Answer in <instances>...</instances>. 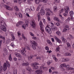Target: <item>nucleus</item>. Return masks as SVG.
<instances>
[{
    "mask_svg": "<svg viewBox=\"0 0 74 74\" xmlns=\"http://www.w3.org/2000/svg\"><path fill=\"white\" fill-rule=\"evenodd\" d=\"M31 43L32 44V48L35 50V49H36V47L37 46V44L36 43V42H35L34 41H31Z\"/></svg>",
    "mask_w": 74,
    "mask_h": 74,
    "instance_id": "nucleus-1",
    "label": "nucleus"
},
{
    "mask_svg": "<svg viewBox=\"0 0 74 74\" xmlns=\"http://www.w3.org/2000/svg\"><path fill=\"white\" fill-rule=\"evenodd\" d=\"M37 64H39L38 63H37V62L34 63V64H32V66H33V69H35V70H37L39 68V66H37Z\"/></svg>",
    "mask_w": 74,
    "mask_h": 74,
    "instance_id": "nucleus-2",
    "label": "nucleus"
},
{
    "mask_svg": "<svg viewBox=\"0 0 74 74\" xmlns=\"http://www.w3.org/2000/svg\"><path fill=\"white\" fill-rule=\"evenodd\" d=\"M30 25L32 28L34 29L36 27V23L35 21L34 20H33L30 22Z\"/></svg>",
    "mask_w": 74,
    "mask_h": 74,
    "instance_id": "nucleus-3",
    "label": "nucleus"
},
{
    "mask_svg": "<svg viewBox=\"0 0 74 74\" xmlns=\"http://www.w3.org/2000/svg\"><path fill=\"white\" fill-rule=\"evenodd\" d=\"M45 30L46 32H47V33H49V34H51L52 33V32L51 31V29L48 25H47L46 27Z\"/></svg>",
    "mask_w": 74,
    "mask_h": 74,
    "instance_id": "nucleus-4",
    "label": "nucleus"
},
{
    "mask_svg": "<svg viewBox=\"0 0 74 74\" xmlns=\"http://www.w3.org/2000/svg\"><path fill=\"white\" fill-rule=\"evenodd\" d=\"M1 25L0 26V29L2 30H3V31L5 32H6V27L4 26V23H2Z\"/></svg>",
    "mask_w": 74,
    "mask_h": 74,
    "instance_id": "nucleus-5",
    "label": "nucleus"
},
{
    "mask_svg": "<svg viewBox=\"0 0 74 74\" xmlns=\"http://www.w3.org/2000/svg\"><path fill=\"white\" fill-rule=\"evenodd\" d=\"M60 67H61V68H63V67H66V68H69L70 67V66H69V65H66V64H62L60 66Z\"/></svg>",
    "mask_w": 74,
    "mask_h": 74,
    "instance_id": "nucleus-6",
    "label": "nucleus"
},
{
    "mask_svg": "<svg viewBox=\"0 0 74 74\" xmlns=\"http://www.w3.org/2000/svg\"><path fill=\"white\" fill-rule=\"evenodd\" d=\"M42 73V71L41 69L37 70L36 71V73L35 74H41Z\"/></svg>",
    "mask_w": 74,
    "mask_h": 74,
    "instance_id": "nucleus-7",
    "label": "nucleus"
},
{
    "mask_svg": "<svg viewBox=\"0 0 74 74\" xmlns=\"http://www.w3.org/2000/svg\"><path fill=\"white\" fill-rule=\"evenodd\" d=\"M15 55H16V57H18V58H21L22 59H23L22 58V57L21 55L20 54H19L17 53H15Z\"/></svg>",
    "mask_w": 74,
    "mask_h": 74,
    "instance_id": "nucleus-8",
    "label": "nucleus"
},
{
    "mask_svg": "<svg viewBox=\"0 0 74 74\" xmlns=\"http://www.w3.org/2000/svg\"><path fill=\"white\" fill-rule=\"evenodd\" d=\"M26 52V51H25V49H23L21 51V53L22 55H23L24 56H26L25 53Z\"/></svg>",
    "mask_w": 74,
    "mask_h": 74,
    "instance_id": "nucleus-9",
    "label": "nucleus"
},
{
    "mask_svg": "<svg viewBox=\"0 0 74 74\" xmlns=\"http://www.w3.org/2000/svg\"><path fill=\"white\" fill-rule=\"evenodd\" d=\"M26 70L29 71V72H28V73H29V74H30V73H31V70H32V69H31L30 67L29 66L27 67L26 68Z\"/></svg>",
    "mask_w": 74,
    "mask_h": 74,
    "instance_id": "nucleus-10",
    "label": "nucleus"
},
{
    "mask_svg": "<svg viewBox=\"0 0 74 74\" xmlns=\"http://www.w3.org/2000/svg\"><path fill=\"white\" fill-rule=\"evenodd\" d=\"M3 67V71H5L7 69V65H6V63H4Z\"/></svg>",
    "mask_w": 74,
    "mask_h": 74,
    "instance_id": "nucleus-11",
    "label": "nucleus"
},
{
    "mask_svg": "<svg viewBox=\"0 0 74 74\" xmlns=\"http://www.w3.org/2000/svg\"><path fill=\"white\" fill-rule=\"evenodd\" d=\"M22 24H23V22L21 21H20L18 22V23L16 24V26L17 27H19V25H22Z\"/></svg>",
    "mask_w": 74,
    "mask_h": 74,
    "instance_id": "nucleus-12",
    "label": "nucleus"
},
{
    "mask_svg": "<svg viewBox=\"0 0 74 74\" xmlns=\"http://www.w3.org/2000/svg\"><path fill=\"white\" fill-rule=\"evenodd\" d=\"M40 13L42 15H44L45 14V11L43 9H41L40 10Z\"/></svg>",
    "mask_w": 74,
    "mask_h": 74,
    "instance_id": "nucleus-13",
    "label": "nucleus"
},
{
    "mask_svg": "<svg viewBox=\"0 0 74 74\" xmlns=\"http://www.w3.org/2000/svg\"><path fill=\"white\" fill-rule=\"evenodd\" d=\"M55 39L56 40V41H57L58 42H59V43H60V42H62V41L60 40L58 38L56 37L55 38Z\"/></svg>",
    "mask_w": 74,
    "mask_h": 74,
    "instance_id": "nucleus-14",
    "label": "nucleus"
},
{
    "mask_svg": "<svg viewBox=\"0 0 74 74\" xmlns=\"http://www.w3.org/2000/svg\"><path fill=\"white\" fill-rule=\"evenodd\" d=\"M54 12H56L57 11V10H58V8L56 6H54L53 8Z\"/></svg>",
    "mask_w": 74,
    "mask_h": 74,
    "instance_id": "nucleus-15",
    "label": "nucleus"
},
{
    "mask_svg": "<svg viewBox=\"0 0 74 74\" xmlns=\"http://www.w3.org/2000/svg\"><path fill=\"white\" fill-rule=\"evenodd\" d=\"M51 28L52 30H53V31H55V30H56L58 29V28L55 26L52 27Z\"/></svg>",
    "mask_w": 74,
    "mask_h": 74,
    "instance_id": "nucleus-16",
    "label": "nucleus"
},
{
    "mask_svg": "<svg viewBox=\"0 0 74 74\" xmlns=\"http://www.w3.org/2000/svg\"><path fill=\"white\" fill-rule=\"evenodd\" d=\"M69 15L70 16H73L74 15V12L72 11H71L69 12Z\"/></svg>",
    "mask_w": 74,
    "mask_h": 74,
    "instance_id": "nucleus-17",
    "label": "nucleus"
},
{
    "mask_svg": "<svg viewBox=\"0 0 74 74\" xmlns=\"http://www.w3.org/2000/svg\"><path fill=\"white\" fill-rule=\"evenodd\" d=\"M66 7L68 8H66V9H64V10L65 11V12L66 14H68V13H69V12H68V10H69V7H68V6H67Z\"/></svg>",
    "mask_w": 74,
    "mask_h": 74,
    "instance_id": "nucleus-18",
    "label": "nucleus"
},
{
    "mask_svg": "<svg viewBox=\"0 0 74 74\" xmlns=\"http://www.w3.org/2000/svg\"><path fill=\"white\" fill-rule=\"evenodd\" d=\"M61 39L62 40L63 42H64V43H65V42H66V40L64 39V38L63 36H62L61 38Z\"/></svg>",
    "mask_w": 74,
    "mask_h": 74,
    "instance_id": "nucleus-19",
    "label": "nucleus"
},
{
    "mask_svg": "<svg viewBox=\"0 0 74 74\" xmlns=\"http://www.w3.org/2000/svg\"><path fill=\"white\" fill-rule=\"evenodd\" d=\"M39 25L40 26V27H42L44 26L43 24H42V21H40Z\"/></svg>",
    "mask_w": 74,
    "mask_h": 74,
    "instance_id": "nucleus-20",
    "label": "nucleus"
},
{
    "mask_svg": "<svg viewBox=\"0 0 74 74\" xmlns=\"http://www.w3.org/2000/svg\"><path fill=\"white\" fill-rule=\"evenodd\" d=\"M29 64L28 62L24 63H23L22 64H23V66H28Z\"/></svg>",
    "mask_w": 74,
    "mask_h": 74,
    "instance_id": "nucleus-21",
    "label": "nucleus"
},
{
    "mask_svg": "<svg viewBox=\"0 0 74 74\" xmlns=\"http://www.w3.org/2000/svg\"><path fill=\"white\" fill-rule=\"evenodd\" d=\"M40 13H38L37 14L38 20V21H40Z\"/></svg>",
    "mask_w": 74,
    "mask_h": 74,
    "instance_id": "nucleus-22",
    "label": "nucleus"
},
{
    "mask_svg": "<svg viewBox=\"0 0 74 74\" xmlns=\"http://www.w3.org/2000/svg\"><path fill=\"white\" fill-rule=\"evenodd\" d=\"M54 20L57 21V22H59V19L58 17H54Z\"/></svg>",
    "mask_w": 74,
    "mask_h": 74,
    "instance_id": "nucleus-23",
    "label": "nucleus"
},
{
    "mask_svg": "<svg viewBox=\"0 0 74 74\" xmlns=\"http://www.w3.org/2000/svg\"><path fill=\"white\" fill-rule=\"evenodd\" d=\"M29 21L27 20H25V25H26V26H28V25L29 24Z\"/></svg>",
    "mask_w": 74,
    "mask_h": 74,
    "instance_id": "nucleus-24",
    "label": "nucleus"
},
{
    "mask_svg": "<svg viewBox=\"0 0 74 74\" xmlns=\"http://www.w3.org/2000/svg\"><path fill=\"white\" fill-rule=\"evenodd\" d=\"M63 60H64V61H63V62H67L69 61L70 60V59L69 58H66V59L64 58Z\"/></svg>",
    "mask_w": 74,
    "mask_h": 74,
    "instance_id": "nucleus-25",
    "label": "nucleus"
},
{
    "mask_svg": "<svg viewBox=\"0 0 74 74\" xmlns=\"http://www.w3.org/2000/svg\"><path fill=\"white\" fill-rule=\"evenodd\" d=\"M11 37H12V40L13 41H14V40H15V37H14V35L13 34H12L11 35Z\"/></svg>",
    "mask_w": 74,
    "mask_h": 74,
    "instance_id": "nucleus-26",
    "label": "nucleus"
},
{
    "mask_svg": "<svg viewBox=\"0 0 74 74\" xmlns=\"http://www.w3.org/2000/svg\"><path fill=\"white\" fill-rule=\"evenodd\" d=\"M35 3L37 4H39L40 3V0H35Z\"/></svg>",
    "mask_w": 74,
    "mask_h": 74,
    "instance_id": "nucleus-27",
    "label": "nucleus"
},
{
    "mask_svg": "<svg viewBox=\"0 0 74 74\" xmlns=\"http://www.w3.org/2000/svg\"><path fill=\"white\" fill-rule=\"evenodd\" d=\"M14 9L16 11H19V9H18V7L17 6H16L14 7Z\"/></svg>",
    "mask_w": 74,
    "mask_h": 74,
    "instance_id": "nucleus-28",
    "label": "nucleus"
},
{
    "mask_svg": "<svg viewBox=\"0 0 74 74\" xmlns=\"http://www.w3.org/2000/svg\"><path fill=\"white\" fill-rule=\"evenodd\" d=\"M52 57L53 58V59L55 60L56 62H57V61H58V59H57V58H56V57H55V56H54V55H52Z\"/></svg>",
    "mask_w": 74,
    "mask_h": 74,
    "instance_id": "nucleus-29",
    "label": "nucleus"
},
{
    "mask_svg": "<svg viewBox=\"0 0 74 74\" xmlns=\"http://www.w3.org/2000/svg\"><path fill=\"white\" fill-rule=\"evenodd\" d=\"M56 34H58V36H60L61 35V33H60V32L59 31L56 32Z\"/></svg>",
    "mask_w": 74,
    "mask_h": 74,
    "instance_id": "nucleus-30",
    "label": "nucleus"
},
{
    "mask_svg": "<svg viewBox=\"0 0 74 74\" xmlns=\"http://www.w3.org/2000/svg\"><path fill=\"white\" fill-rule=\"evenodd\" d=\"M31 10L32 11H34L35 9H34V7L33 6H31L30 7Z\"/></svg>",
    "mask_w": 74,
    "mask_h": 74,
    "instance_id": "nucleus-31",
    "label": "nucleus"
},
{
    "mask_svg": "<svg viewBox=\"0 0 74 74\" xmlns=\"http://www.w3.org/2000/svg\"><path fill=\"white\" fill-rule=\"evenodd\" d=\"M25 11L26 12L28 13H30V10L29 9H28L25 10Z\"/></svg>",
    "mask_w": 74,
    "mask_h": 74,
    "instance_id": "nucleus-32",
    "label": "nucleus"
},
{
    "mask_svg": "<svg viewBox=\"0 0 74 74\" xmlns=\"http://www.w3.org/2000/svg\"><path fill=\"white\" fill-rule=\"evenodd\" d=\"M18 3H19V4H21L23 1V0H18Z\"/></svg>",
    "mask_w": 74,
    "mask_h": 74,
    "instance_id": "nucleus-33",
    "label": "nucleus"
},
{
    "mask_svg": "<svg viewBox=\"0 0 74 74\" xmlns=\"http://www.w3.org/2000/svg\"><path fill=\"white\" fill-rule=\"evenodd\" d=\"M6 63L7 64V66L8 67H10V63L8 62L7 61H6Z\"/></svg>",
    "mask_w": 74,
    "mask_h": 74,
    "instance_id": "nucleus-34",
    "label": "nucleus"
},
{
    "mask_svg": "<svg viewBox=\"0 0 74 74\" xmlns=\"http://www.w3.org/2000/svg\"><path fill=\"white\" fill-rule=\"evenodd\" d=\"M46 11H50V12L51 13H53V12H52L51 10H50L49 9H46Z\"/></svg>",
    "mask_w": 74,
    "mask_h": 74,
    "instance_id": "nucleus-35",
    "label": "nucleus"
},
{
    "mask_svg": "<svg viewBox=\"0 0 74 74\" xmlns=\"http://www.w3.org/2000/svg\"><path fill=\"white\" fill-rule=\"evenodd\" d=\"M47 43H48V44H50V45H52V43L51 42V41L49 40H47Z\"/></svg>",
    "mask_w": 74,
    "mask_h": 74,
    "instance_id": "nucleus-36",
    "label": "nucleus"
},
{
    "mask_svg": "<svg viewBox=\"0 0 74 74\" xmlns=\"http://www.w3.org/2000/svg\"><path fill=\"white\" fill-rule=\"evenodd\" d=\"M5 7L6 9L8 10H9L10 8V7L6 5H5Z\"/></svg>",
    "mask_w": 74,
    "mask_h": 74,
    "instance_id": "nucleus-37",
    "label": "nucleus"
},
{
    "mask_svg": "<svg viewBox=\"0 0 74 74\" xmlns=\"http://www.w3.org/2000/svg\"><path fill=\"white\" fill-rule=\"evenodd\" d=\"M66 44L68 47H69V48H71V45H70V44L69 43H67Z\"/></svg>",
    "mask_w": 74,
    "mask_h": 74,
    "instance_id": "nucleus-38",
    "label": "nucleus"
},
{
    "mask_svg": "<svg viewBox=\"0 0 74 74\" xmlns=\"http://www.w3.org/2000/svg\"><path fill=\"white\" fill-rule=\"evenodd\" d=\"M3 66H1L0 68V74L2 72V71H3Z\"/></svg>",
    "mask_w": 74,
    "mask_h": 74,
    "instance_id": "nucleus-39",
    "label": "nucleus"
},
{
    "mask_svg": "<svg viewBox=\"0 0 74 74\" xmlns=\"http://www.w3.org/2000/svg\"><path fill=\"white\" fill-rule=\"evenodd\" d=\"M67 30V29H66V28H64L63 29L62 31V32H63V33L66 32Z\"/></svg>",
    "mask_w": 74,
    "mask_h": 74,
    "instance_id": "nucleus-40",
    "label": "nucleus"
},
{
    "mask_svg": "<svg viewBox=\"0 0 74 74\" xmlns=\"http://www.w3.org/2000/svg\"><path fill=\"white\" fill-rule=\"evenodd\" d=\"M41 2H43L44 3H47V0H40Z\"/></svg>",
    "mask_w": 74,
    "mask_h": 74,
    "instance_id": "nucleus-41",
    "label": "nucleus"
},
{
    "mask_svg": "<svg viewBox=\"0 0 74 74\" xmlns=\"http://www.w3.org/2000/svg\"><path fill=\"white\" fill-rule=\"evenodd\" d=\"M9 60L11 61L12 60V58H11V55H10L9 57Z\"/></svg>",
    "mask_w": 74,
    "mask_h": 74,
    "instance_id": "nucleus-42",
    "label": "nucleus"
},
{
    "mask_svg": "<svg viewBox=\"0 0 74 74\" xmlns=\"http://www.w3.org/2000/svg\"><path fill=\"white\" fill-rule=\"evenodd\" d=\"M18 15L19 17L22 18V14L21 13H19Z\"/></svg>",
    "mask_w": 74,
    "mask_h": 74,
    "instance_id": "nucleus-43",
    "label": "nucleus"
},
{
    "mask_svg": "<svg viewBox=\"0 0 74 74\" xmlns=\"http://www.w3.org/2000/svg\"><path fill=\"white\" fill-rule=\"evenodd\" d=\"M43 27H40L41 28V30L42 32H44V28Z\"/></svg>",
    "mask_w": 74,
    "mask_h": 74,
    "instance_id": "nucleus-44",
    "label": "nucleus"
},
{
    "mask_svg": "<svg viewBox=\"0 0 74 74\" xmlns=\"http://www.w3.org/2000/svg\"><path fill=\"white\" fill-rule=\"evenodd\" d=\"M22 27H23V28H24V29L25 30V28L26 27H25V25L23 24L22 25Z\"/></svg>",
    "mask_w": 74,
    "mask_h": 74,
    "instance_id": "nucleus-45",
    "label": "nucleus"
},
{
    "mask_svg": "<svg viewBox=\"0 0 74 74\" xmlns=\"http://www.w3.org/2000/svg\"><path fill=\"white\" fill-rule=\"evenodd\" d=\"M22 38H23L24 39V40H25V39L26 40V38L24 36V34H22Z\"/></svg>",
    "mask_w": 74,
    "mask_h": 74,
    "instance_id": "nucleus-46",
    "label": "nucleus"
},
{
    "mask_svg": "<svg viewBox=\"0 0 74 74\" xmlns=\"http://www.w3.org/2000/svg\"><path fill=\"white\" fill-rule=\"evenodd\" d=\"M71 54L70 53H68L66 54V56H71Z\"/></svg>",
    "mask_w": 74,
    "mask_h": 74,
    "instance_id": "nucleus-47",
    "label": "nucleus"
},
{
    "mask_svg": "<svg viewBox=\"0 0 74 74\" xmlns=\"http://www.w3.org/2000/svg\"><path fill=\"white\" fill-rule=\"evenodd\" d=\"M2 39H3V42L4 43H5V38L4 37H3L2 38Z\"/></svg>",
    "mask_w": 74,
    "mask_h": 74,
    "instance_id": "nucleus-48",
    "label": "nucleus"
},
{
    "mask_svg": "<svg viewBox=\"0 0 74 74\" xmlns=\"http://www.w3.org/2000/svg\"><path fill=\"white\" fill-rule=\"evenodd\" d=\"M45 49L46 50L49 51V47H48V46H46V47H45Z\"/></svg>",
    "mask_w": 74,
    "mask_h": 74,
    "instance_id": "nucleus-49",
    "label": "nucleus"
},
{
    "mask_svg": "<svg viewBox=\"0 0 74 74\" xmlns=\"http://www.w3.org/2000/svg\"><path fill=\"white\" fill-rule=\"evenodd\" d=\"M46 14L47 15H48V16H50V13H49V12H47Z\"/></svg>",
    "mask_w": 74,
    "mask_h": 74,
    "instance_id": "nucleus-50",
    "label": "nucleus"
},
{
    "mask_svg": "<svg viewBox=\"0 0 74 74\" xmlns=\"http://www.w3.org/2000/svg\"><path fill=\"white\" fill-rule=\"evenodd\" d=\"M33 58L32 56H28V58L29 60H30V59H32Z\"/></svg>",
    "mask_w": 74,
    "mask_h": 74,
    "instance_id": "nucleus-51",
    "label": "nucleus"
},
{
    "mask_svg": "<svg viewBox=\"0 0 74 74\" xmlns=\"http://www.w3.org/2000/svg\"><path fill=\"white\" fill-rule=\"evenodd\" d=\"M47 19L49 22H50L51 21V19L49 17H47Z\"/></svg>",
    "mask_w": 74,
    "mask_h": 74,
    "instance_id": "nucleus-52",
    "label": "nucleus"
},
{
    "mask_svg": "<svg viewBox=\"0 0 74 74\" xmlns=\"http://www.w3.org/2000/svg\"><path fill=\"white\" fill-rule=\"evenodd\" d=\"M45 68H46V67H42V66H41L40 67V69H42V70H44V69H45Z\"/></svg>",
    "mask_w": 74,
    "mask_h": 74,
    "instance_id": "nucleus-53",
    "label": "nucleus"
},
{
    "mask_svg": "<svg viewBox=\"0 0 74 74\" xmlns=\"http://www.w3.org/2000/svg\"><path fill=\"white\" fill-rule=\"evenodd\" d=\"M52 74H58V72H54L52 73Z\"/></svg>",
    "mask_w": 74,
    "mask_h": 74,
    "instance_id": "nucleus-54",
    "label": "nucleus"
},
{
    "mask_svg": "<svg viewBox=\"0 0 74 74\" xmlns=\"http://www.w3.org/2000/svg\"><path fill=\"white\" fill-rule=\"evenodd\" d=\"M13 73H17V71L16 70H15L13 71Z\"/></svg>",
    "mask_w": 74,
    "mask_h": 74,
    "instance_id": "nucleus-55",
    "label": "nucleus"
},
{
    "mask_svg": "<svg viewBox=\"0 0 74 74\" xmlns=\"http://www.w3.org/2000/svg\"><path fill=\"white\" fill-rule=\"evenodd\" d=\"M56 25L57 26H60V23H57L56 24Z\"/></svg>",
    "mask_w": 74,
    "mask_h": 74,
    "instance_id": "nucleus-56",
    "label": "nucleus"
},
{
    "mask_svg": "<svg viewBox=\"0 0 74 74\" xmlns=\"http://www.w3.org/2000/svg\"><path fill=\"white\" fill-rule=\"evenodd\" d=\"M17 34H18V36L19 37V36H21V33L19 32H18L17 33Z\"/></svg>",
    "mask_w": 74,
    "mask_h": 74,
    "instance_id": "nucleus-57",
    "label": "nucleus"
},
{
    "mask_svg": "<svg viewBox=\"0 0 74 74\" xmlns=\"http://www.w3.org/2000/svg\"><path fill=\"white\" fill-rule=\"evenodd\" d=\"M60 49V48H59V47H57V48L56 49L57 51L58 52V51H59Z\"/></svg>",
    "mask_w": 74,
    "mask_h": 74,
    "instance_id": "nucleus-58",
    "label": "nucleus"
},
{
    "mask_svg": "<svg viewBox=\"0 0 74 74\" xmlns=\"http://www.w3.org/2000/svg\"><path fill=\"white\" fill-rule=\"evenodd\" d=\"M69 70H74V68H69Z\"/></svg>",
    "mask_w": 74,
    "mask_h": 74,
    "instance_id": "nucleus-59",
    "label": "nucleus"
},
{
    "mask_svg": "<svg viewBox=\"0 0 74 74\" xmlns=\"http://www.w3.org/2000/svg\"><path fill=\"white\" fill-rule=\"evenodd\" d=\"M36 59L40 60V59H41V58L40 57H37L36 58Z\"/></svg>",
    "mask_w": 74,
    "mask_h": 74,
    "instance_id": "nucleus-60",
    "label": "nucleus"
},
{
    "mask_svg": "<svg viewBox=\"0 0 74 74\" xmlns=\"http://www.w3.org/2000/svg\"><path fill=\"white\" fill-rule=\"evenodd\" d=\"M63 15L64 16H67V14H66L65 13H64Z\"/></svg>",
    "mask_w": 74,
    "mask_h": 74,
    "instance_id": "nucleus-61",
    "label": "nucleus"
},
{
    "mask_svg": "<svg viewBox=\"0 0 74 74\" xmlns=\"http://www.w3.org/2000/svg\"><path fill=\"white\" fill-rule=\"evenodd\" d=\"M51 69H52V70H55V68L54 67H51Z\"/></svg>",
    "mask_w": 74,
    "mask_h": 74,
    "instance_id": "nucleus-62",
    "label": "nucleus"
},
{
    "mask_svg": "<svg viewBox=\"0 0 74 74\" xmlns=\"http://www.w3.org/2000/svg\"><path fill=\"white\" fill-rule=\"evenodd\" d=\"M47 64H48V65H50V63H51V62L49 61H48L47 62Z\"/></svg>",
    "mask_w": 74,
    "mask_h": 74,
    "instance_id": "nucleus-63",
    "label": "nucleus"
},
{
    "mask_svg": "<svg viewBox=\"0 0 74 74\" xmlns=\"http://www.w3.org/2000/svg\"><path fill=\"white\" fill-rule=\"evenodd\" d=\"M26 15H27V16H28V17H30V16H29V14L27 13L26 14Z\"/></svg>",
    "mask_w": 74,
    "mask_h": 74,
    "instance_id": "nucleus-64",
    "label": "nucleus"
}]
</instances>
